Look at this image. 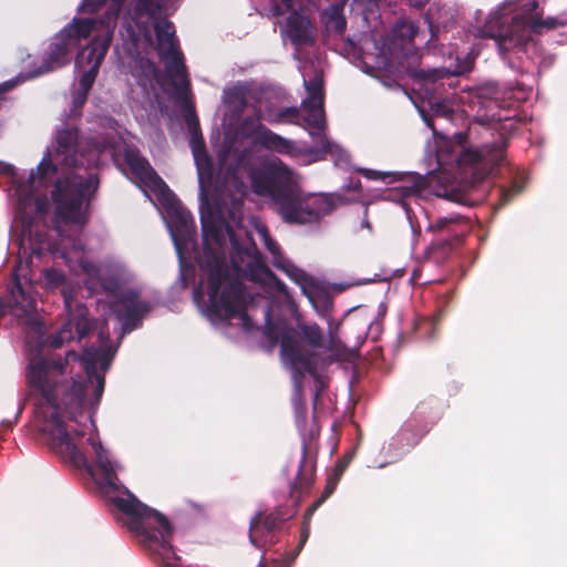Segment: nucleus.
<instances>
[{
  "instance_id": "f257e3e1",
  "label": "nucleus",
  "mask_w": 567,
  "mask_h": 567,
  "mask_svg": "<svg viewBox=\"0 0 567 567\" xmlns=\"http://www.w3.org/2000/svg\"><path fill=\"white\" fill-rule=\"evenodd\" d=\"M122 153L120 143L102 144L97 141H78L75 130L58 133L55 142L25 182H17L14 196L17 214L22 221L20 260L13 274L14 285L10 289L11 313L23 318L25 323L44 344L43 323L37 317V293L30 276L29 259L48 248L59 254L70 268L79 266L87 277V296L101 288L105 300H99V309L106 319L112 316L125 330L134 328V321L147 312L150 307L138 299L131 276L123 267H97L91 262L73 237L87 220V202L97 189V177L89 172L103 156L116 159ZM47 290L61 289L66 320L48 339V344L58 348L66 342L83 339L93 327L87 310L79 300L82 289L70 285L65 276L53 268L42 272Z\"/></svg>"
},
{
  "instance_id": "f03ea898",
  "label": "nucleus",
  "mask_w": 567,
  "mask_h": 567,
  "mask_svg": "<svg viewBox=\"0 0 567 567\" xmlns=\"http://www.w3.org/2000/svg\"><path fill=\"white\" fill-rule=\"evenodd\" d=\"M297 109H285L275 112L271 109L261 110L254 106L252 113L246 115L236 126L229 122L225 132L224 145L219 151L218 175L225 171L227 188L235 187L237 195L231 196V208L223 197L217 204L216 214L210 207L212 190L215 185L216 168L209 161L200 141H192L193 156L196 163L200 214L203 225V248L196 255L199 267V285L194 292V299L203 313L214 323L236 320V324L247 330L251 327L247 315V306L241 285L238 281L240 272H247L251 265V255L239 246L230 221L237 224L240 219V198L246 194V186L239 179L244 172L243 158L238 156L237 144L243 140H251L269 151L298 156L299 148L287 140L261 124V120L270 124L296 123ZM227 117L225 125H227Z\"/></svg>"
},
{
  "instance_id": "7ed1b4c3",
  "label": "nucleus",
  "mask_w": 567,
  "mask_h": 567,
  "mask_svg": "<svg viewBox=\"0 0 567 567\" xmlns=\"http://www.w3.org/2000/svg\"><path fill=\"white\" fill-rule=\"evenodd\" d=\"M87 390H30L34 401L35 426L43 442L60 457L76 467H87L76 437L87 436L86 442L95 454L96 467L103 476L102 488L107 501L122 513V523L138 542L157 554L166 567H176L177 557L171 545L172 526L159 512L141 503L116 480L120 464L97 440L95 424L83 410L97 404L103 390H93V399H86Z\"/></svg>"
},
{
  "instance_id": "20e7f679",
  "label": "nucleus",
  "mask_w": 567,
  "mask_h": 567,
  "mask_svg": "<svg viewBox=\"0 0 567 567\" xmlns=\"http://www.w3.org/2000/svg\"><path fill=\"white\" fill-rule=\"evenodd\" d=\"M164 0H137L125 18L122 38L126 50L134 54L151 44V27L156 33V49L166 68V76H159L154 64L144 58L132 65V75L147 97L159 99L161 93L184 96L188 80L181 52L176 47L175 30L171 22L161 19Z\"/></svg>"
},
{
  "instance_id": "39448f33",
  "label": "nucleus",
  "mask_w": 567,
  "mask_h": 567,
  "mask_svg": "<svg viewBox=\"0 0 567 567\" xmlns=\"http://www.w3.org/2000/svg\"><path fill=\"white\" fill-rule=\"evenodd\" d=\"M116 22V13L109 12L105 19H74L65 25L52 40L41 69L34 73L40 75L56 70L70 62L72 51L80 42L93 37L75 58V69L80 74L78 86L72 92L74 110L80 109L97 76L100 65L109 50Z\"/></svg>"
},
{
  "instance_id": "423d86ee",
  "label": "nucleus",
  "mask_w": 567,
  "mask_h": 567,
  "mask_svg": "<svg viewBox=\"0 0 567 567\" xmlns=\"http://www.w3.org/2000/svg\"><path fill=\"white\" fill-rule=\"evenodd\" d=\"M254 193L274 198L277 210L288 223H312L331 213L336 200L328 195L303 194L297 188L289 187L292 173L282 163H272L268 174L262 172L249 173Z\"/></svg>"
},
{
  "instance_id": "0eeeda50",
  "label": "nucleus",
  "mask_w": 567,
  "mask_h": 567,
  "mask_svg": "<svg viewBox=\"0 0 567 567\" xmlns=\"http://www.w3.org/2000/svg\"><path fill=\"white\" fill-rule=\"evenodd\" d=\"M125 162L133 176L138 179L145 195L153 197L165 209V223L177 251L181 270L184 275L187 252L193 246L195 225L188 210L177 200L163 179L154 172L148 162L131 150H125Z\"/></svg>"
},
{
  "instance_id": "6e6552de",
  "label": "nucleus",
  "mask_w": 567,
  "mask_h": 567,
  "mask_svg": "<svg viewBox=\"0 0 567 567\" xmlns=\"http://www.w3.org/2000/svg\"><path fill=\"white\" fill-rule=\"evenodd\" d=\"M281 359L295 374L309 372L316 375L321 349L333 351L336 340L330 329V340L323 339L317 324H298V329H285L280 337Z\"/></svg>"
},
{
  "instance_id": "1a4fd4ad",
  "label": "nucleus",
  "mask_w": 567,
  "mask_h": 567,
  "mask_svg": "<svg viewBox=\"0 0 567 567\" xmlns=\"http://www.w3.org/2000/svg\"><path fill=\"white\" fill-rule=\"evenodd\" d=\"M535 1L524 4L522 12L512 19V25L504 28L501 25L497 31L494 30L493 20L488 25V35L493 38L502 53L508 51L511 48L525 45L532 40L533 33H540L543 30L555 29L563 25L565 21L557 18L542 19Z\"/></svg>"
},
{
  "instance_id": "9d476101",
  "label": "nucleus",
  "mask_w": 567,
  "mask_h": 567,
  "mask_svg": "<svg viewBox=\"0 0 567 567\" xmlns=\"http://www.w3.org/2000/svg\"><path fill=\"white\" fill-rule=\"evenodd\" d=\"M303 83L308 91V99L301 104L305 127L313 137L317 138L318 143L322 146V150L330 154L336 164H347L349 159L348 153L338 144L328 141L323 135L326 122L323 112L322 79L317 75L313 80L307 81L305 78Z\"/></svg>"
},
{
  "instance_id": "9b49d317",
  "label": "nucleus",
  "mask_w": 567,
  "mask_h": 567,
  "mask_svg": "<svg viewBox=\"0 0 567 567\" xmlns=\"http://www.w3.org/2000/svg\"><path fill=\"white\" fill-rule=\"evenodd\" d=\"M255 230L260 241L272 255L274 266L282 270L292 281H295L307 296L315 310L321 316H324L330 309V301L321 287L312 277L308 276L305 271L284 258L278 245L271 239L267 227L262 223H256Z\"/></svg>"
},
{
  "instance_id": "f8f14e48",
  "label": "nucleus",
  "mask_w": 567,
  "mask_h": 567,
  "mask_svg": "<svg viewBox=\"0 0 567 567\" xmlns=\"http://www.w3.org/2000/svg\"><path fill=\"white\" fill-rule=\"evenodd\" d=\"M274 14L285 17L280 21L282 33L295 45L311 43L315 39V28L311 21L299 12L291 0H279L274 7Z\"/></svg>"
},
{
  "instance_id": "ddd939ff",
  "label": "nucleus",
  "mask_w": 567,
  "mask_h": 567,
  "mask_svg": "<svg viewBox=\"0 0 567 567\" xmlns=\"http://www.w3.org/2000/svg\"><path fill=\"white\" fill-rule=\"evenodd\" d=\"M460 166L478 164L483 167L492 166L502 159V150L499 147H485L483 150H463L457 156Z\"/></svg>"
},
{
  "instance_id": "4468645a",
  "label": "nucleus",
  "mask_w": 567,
  "mask_h": 567,
  "mask_svg": "<svg viewBox=\"0 0 567 567\" xmlns=\"http://www.w3.org/2000/svg\"><path fill=\"white\" fill-rule=\"evenodd\" d=\"M417 30L411 21H402L396 25L393 31V37L386 48L382 50L383 53L389 52L394 55L399 51L409 50L410 42L416 37Z\"/></svg>"
},
{
  "instance_id": "2eb2a0df",
  "label": "nucleus",
  "mask_w": 567,
  "mask_h": 567,
  "mask_svg": "<svg viewBox=\"0 0 567 567\" xmlns=\"http://www.w3.org/2000/svg\"><path fill=\"white\" fill-rule=\"evenodd\" d=\"M277 518L272 515L256 516L250 524V542L256 546L267 543V535L277 526Z\"/></svg>"
},
{
  "instance_id": "dca6fc26",
  "label": "nucleus",
  "mask_w": 567,
  "mask_h": 567,
  "mask_svg": "<svg viewBox=\"0 0 567 567\" xmlns=\"http://www.w3.org/2000/svg\"><path fill=\"white\" fill-rule=\"evenodd\" d=\"M344 3L333 4L322 14V21L328 32L342 33L346 28V19L342 14Z\"/></svg>"
},
{
  "instance_id": "f3484780",
  "label": "nucleus",
  "mask_w": 567,
  "mask_h": 567,
  "mask_svg": "<svg viewBox=\"0 0 567 567\" xmlns=\"http://www.w3.org/2000/svg\"><path fill=\"white\" fill-rule=\"evenodd\" d=\"M224 102L227 109L236 115L244 113L247 109L245 91L239 85L224 92Z\"/></svg>"
},
{
  "instance_id": "a211bd4d",
  "label": "nucleus",
  "mask_w": 567,
  "mask_h": 567,
  "mask_svg": "<svg viewBox=\"0 0 567 567\" xmlns=\"http://www.w3.org/2000/svg\"><path fill=\"white\" fill-rule=\"evenodd\" d=\"M259 277L268 286V288L279 293L289 305H292L291 298L286 289V286L278 280L268 269L259 267Z\"/></svg>"
},
{
  "instance_id": "6ab92c4d",
  "label": "nucleus",
  "mask_w": 567,
  "mask_h": 567,
  "mask_svg": "<svg viewBox=\"0 0 567 567\" xmlns=\"http://www.w3.org/2000/svg\"><path fill=\"white\" fill-rule=\"evenodd\" d=\"M433 143L435 146L434 151V161L437 165V167H444V165L447 163L449 153H450V146L451 141H449L446 137L442 135L434 134L433 136Z\"/></svg>"
},
{
  "instance_id": "aec40b11",
  "label": "nucleus",
  "mask_w": 567,
  "mask_h": 567,
  "mask_svg": "<svg viewBox=\"0 0 567 567\" xmlns=\"http://www.w3.org/2000/svg\"><path fill=\"white\" fill-rule=\"evenodd\" d=\"M346 466H347V464H338L337 465L334 477H332L328 481V484L324 488V493H323L322 497L312 506V508H310L309 515L312 514V512L320 505L321 502H323L327 497H329L332 494Z\"/></svg>"
},
{
  "instance_id": "412c9836",
  "label": "nucleus",
  "mask_w": 567,
  "mask_h": 567,
  "mask_svg": "<svg viewBox=\"0 0 567 567\" xmlns=\"http://www.w3.org/2000/svg\"><path fill=\"white\" fill-rule=\"evenodd\" d=\"M467 70H468V68H461V66L455 69V70H453V71L447 70V69H440V70L435 69V70H431V71L426 72L425 74H423V78L425 80L435 82L436 80L443 79V78L449 76V75L462 74V73H464Z\"/></svg>"
},
{
  "instance_id": "4be33fe9",
  "label": "nucleus",
  "mask_w": 567,
  "mask_h": 567,
  "mask_svg": "<svg viewBox=\"0 0 567 567\" xmlns=\"http://www.w3.org/2000/svg\"><path fill=\"white\" fill-rule=\"evenodd\" d=\"M361 174L369 178V179H385L386 177L391 176L392 174L385 173V172H379L368 168L360 169Z\"/></svg>"
},
{
  "instance_id": "5701e85b",
  "label": "nucleus",
  "mask_w": 567,
  "mask_h": 567,
  "mask_svg": "<svg viewBox=\"0 0 567 567\" xmlns=\"http://www.w3.org/2000/svg\"><path fill=\"white\" fill-rule=\"evenodd\" d=\"M308 535H309V532L308 529H305L303 533H302V536H301V540H300V544L298 546V551L301 550L302 546L305 545V543L307 542L308 539Z\"/></svg>"
},
{
  "instance_id": "b1692460",
  "label": "nucleus",
  "mask_w": 567,
  "mask_h": 567,
  "mask_svg": "<svg viewBox=\"0 0 567 567\" xmlns=\"http://www.w3.org/2000/svg\"><path fill=\"white\" fill-rule=\"evenodd\" d=\"M265 318H266V322H267V326L268 328L270 329L271 326H272V318L270 316V312L269 311H265Z\"/></svg>"
},
{
  "instance_id": "393cba45",
  "label": "nucleus",
  "mask_w": 567,
  "mask_h": 567,
  "mask_svg": "<svg viewBox=\"0 0 567 567\" xmlns=\"http://www.w3.org/2000/svg\"><path fill=\"white\" fill-rule=\"evenodd\" d=\"M455 137L457 138L458 145H461L465 141V134L464 133H458V134L455 135Z\"/></svg>"
},
{
  "instance_id": "a878e982",
  "label": "nucleus",
  "mask_w": 567,
  "mask_h": 567,
  "mask_svg": "<svg viewBox=\"0 0 567 567\" xmlns=\"http://www.w3.org/2000/svg\"><path fill=\"white\" fill-rule=\"evenodd\" d=\"M423 187L422 181L417 182L413 186V192H419Z\"/></svg>"
},
{
  "instance_id": "bb28decb",
  "label": "nucleus",
  "mask_w": 567,
  "mask_h": 567,
  "mask_svg": "<svg viewBox=\"0 0 567 567\" xmlns=\"http://www.w3.org/2000/svg\"><path fill=\"white\" fill-rule=\"evenodd\" d=\"M4 86H6L7 89H11V87H13V84H12L11 82H8V83H6V84H4Z\"/></svg>"
}]
</instances>
